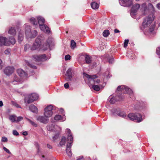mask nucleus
<instances>
[{"mask_svg":"<svg viewBox=\"0 0 160 160\" xmlns=\"http://www.w3.org/2000/svg\"><path fill=\"white\" fill-rule=\"evenodd\" d=\"M154 19L153 14H150L144 19L142 23L144 28H148V32L151 35H154L156 33V32L154 30L155 25L153 22Z\"/></svg>","mask_w":160,"mask_h":160,"instance_id":"1","label":"nucleus"},{"mask_svg":"<svg viewBox=\"0 0 160 160\" xmlns=\"http://www.w3.org/2000/svg\"><path fill=\"white\" fill-rule=\"evenodd\" d=\"M25 33L27 38H34L37 35L38 32L35 30H31L30 26L27 24H24Z\"/></svg>","mask_w":160,"mask_h":160,"instance_id":"2","label":"nucleus"},{"mask_svg":"<svg viewBox=\"0 0 160 160\" xmlns=\"http://www.w3.org/2000/svg\"><path fill=\"white\" fill-rule=\"evenodd\" d=\"M128 117L132 120H136L138 122H140L142 120V116L138 113H131L128 115Z\"/></svg>","mask_w":160,"mask_h":160,"instance_id":"3","label":"nucleus"},{"mask_svg":"<svg viewBox=\"0 0 160 160\" xmlns=\"http://www.w3.org/2000/svg\"><path fill=\"white\" fill-rule=\"evenodd\" d=\"M38 98V95L37 94L33 93L28 96V98H25V102L29 104L33 101L37 100Z\"/></svg>","mask_w":160,"mask_h":160,"instance_id":"4","label":"nucleus"},{"mask_svg":"<svg viewBox=\"0 0 160 160\" xmlns=\"http://www.w3.org/2000/svg\"><path fill=\"white\" fill-rule=\"evenodd\" d=\"M52 106L51 105H50L44 109V115L49 118L53 114L52 111Z\"/></svg>","mask_w":160,"mask_h":160,"instance_id":"5","label":"nucleus"},{"mask_svg":"<svg viewBox=\"0 0 160 160\" xmlns=\"http://www.w3.org/2000/svg\"><path fill=\"white\" fill-rule=\"evenodd\" d=\"M84 75L85 77L88 79V81L89 82H94L95 84L99 83L100 82L99 79H98L96 80H94L97 77L96 75H90L86 73H84Z\"/></svg>","mask_w":160,"mask_h":160,"instance_id":"6","label":"nucleus"},{"mask_svg":"<svg viewBox=\"0 0 160 160\" xmlns=\"http://www.w3.org/2000/svg\"><path fill=\"white\" fill-rule=\"evenodd\" d=\"M47 43H45L43 44L42 48V49L44 51L47 50L49 48L51 49V48L54 46V43L52 39H48L47 41Z\"/></svg>","mask_w":160,"mask_h":160,"instance_id":"7","label":"nucleus"},{"mask_svg":"<svg viewBox=\"0 0 160 160\" xmlns=\"http://www.w3.org/2000/svg\"><path fill=\"white\" fill-rule=\"evenodd\" d=\"M33 58L35 61H44L48 59L45 54L41 55H35L33 56Z\"/></svg>","mask_w":160,"mask_h":160,"instance_id":"8","label":"nucleus"},{"mask_svg":"<svg viewBox=\"0 0 160 160\" xmlns=\"http://www.w3.org/2000/svg\"><path fill=\"white\" fill-rule=\"evenodd\" d=\"M8 40V39L7 38L3 36H0V46H9V44Z\"/></svg>","mask_w":160,"mask_h":160,"instance_id":"9","label":"nucleus"},{"mask_svg":"<svg viewBox=\"0 0 160 160\" xmlns=\"http://www.w3.org/2000/svg\"><path fill=\"white\" fill-rule=\"evenodd\" d=\"M71 71V69L69 68L66 72V73L65 74V76H66V79L67 81H74L72 75V74Z\"/></svg>","mask_w":160,"mask_h":160,"instance_id":"10","label":"nucleus"},{"mask_svg":"<svg viewBox=\"0 0 160 160\" xmlns=\"http://www.w3.org/2000/svg\"><path fill=\"white\" fill-rule=\"evenodd\" d=\"M112 112L114 115H117L122 118L126 117V115L125 113L124 112H120L118 109H113Z\"/></svg>","mask_w":160,"mask_h":160,"instance_id":"11","label":"nucleus"},{"mask_svg":"<svg viewBox=\"0 0 160 160\" xmlns=\"http://www.w3.org/2000/svg\"><path fill=\"white\" fill-rule=\"evenodd\" d=\"M41 44V40L38 38H37L32 46V49L34 50L39 48Z\"/></svg>","mask_w":160,"mask_h":160,"instance_id":"12","label":"nucleus"},{"mask_svg":"<svg viewBox=\"0 0 160 160\" xmlns=\"http://www.w3.org/2000/svg\"><path fill=\"white\" fill-rule=\"evenodd\" d=\"M49 118L46 116H39L37 117V120L41 122L46 123L48 122Z\"/></svg>","mask_w":160,"mask_h":160,"instance_id":"13","label":"nucleus"},{"mask_svg":"<svg viewBox=\"0 0 160 160\" xmlns=\"http://www.w3.org/2000/svg\"><path fill=\"white\" fill-rule=\"evenodd\" d=\"M14 68L12 67H6L4 70L5 74L7 75H10L13 72Z\"/></svg>","mask_w":160,"mask_h":160,"instance_id":"14","label":"nucleus"},{"mask_svg":"<svg viewBox=\"0 0 160 160\" xmlns=\"http://www.w3.org/2000/svg\"><path fill=\"white\" fill-rule=\"evenodd\" d=\"M40 29L43 32L49 34L50 32V30L49 28L46 26L44 24L39 25Z\"/></svg>","mask_w":160,"mask_h":160,"instance_id":"15","label":"nucleus"},{"mask_svg":"<svg viewBox=\"0 0 160 160\" xmlns=\"http://www.w3.org/2000/svg\"><path fill=\"white\" fill-rule=\"evenodd\" d=\"M140 7V5L138 4H136L132 7L131 12V14H135L137 10L139 9Z\"/></svg>","mask_w":160,"mask_h":160,"instance_id":"16","label":"nucleus"},{"mask_svg":"<svg viewBox=\"0 0 160 160\" xmlns=\"http://www.w3.org/2000/svg\"><path fill=\"white\" fill-rule=\"evenodd\" d=\"M17 73L20 77L22 78L27 77V75L26 72L22 69H18L17 70Z\"/></svg>","mask_w":160,"mask_h":160,"instance_id":"17","label":"nucleus"},{"mask_svg":"<svg viewBox=\"0 0 160 160\" xmlns=\"http://www.w3.org/2000/svg\"><path fill=\"white\" fill-rule=\"evenodd\" d=\"M71 142H68L67 145V148L66 149V152L69 156H71L72 154V152L71 150Z\"/></svg>","mask_w":160,"mask_h":160,"instance_id":"18","label":"nucleus"},{"mask_svg":"<svg viewBox=\"0 0 160 160\" xmlns=\"http://www.w3.org/2000/svg\"><path fill=\"white\" fill-rule=\"evenodd\" d=\"M132 0H119V3H121L122 2L123 3V5H126L127 6H129L132 3Z\"/></svg>","mask_w":160,"mask_h":160,"instance_id":"19","label":"nucleus"},{"mask_svg":"<svg viewBox=\"0 0 160 160\" xmlns=\"http://www.w3.org/2000/svg\"><path fill=\"white\" fill-rule=\"evenodd\" d=\"M21 81L20 79L16 75H14L12 78L11 82L13 84H17V83Z\"/></svg>","mask_w":160,"mask_h":160,"instance_id":"20","label":"nucleus"},{"mask_svg":"<svg viewBox=\"0 0 160 160\" xmlns=\"http://www.w3.org/2000/svg\"><path fill=\"white\" fill-rule=\"evenodd\" d=\"M122 91L126 93H128L129 94L132 93V91L131 89L129 88L126 86L122 87Z\"/></svg>","mask_w":160,"mask_h":160,"instance_id":"21","label":"nucleus"},{"mask_svg":"<svg viewBox=\"0 0 160 160\" xmlns=\"http://www.w3.org/2000/svg\"><path fill=\"white\" fill-rule=\"evenodd\" d=\"M8 33L13 36L16 35V31L15 28L14 27H11L9 30Z\"/></svg>","mask_w":160,"mask_h":160,"instance_id":"22","label":"nucleus"},{"mask_svg":"<svg viewBox=\"0 0 160 160\" xmlns=\"http://www.w3.org/2000/svg\"><path fill=\"white\" fill-rule=\"evenodd\" d=\"M37 19L38 20V23L39 25L44 24L45 22V19L43 17L39 16L37 17Z\"/></svg>","mask_w":160,"mask_h":160,"instance_id":"23","label":"nucleus"},{"mask_svg":"<svg viewBox=\"0 0 160 160\" xmlns=\"http://www.w3.org/2000/svg\"><path fill=\"white\" fill-rule=\"evenodd\" d=\"M30 110L33 112L37 113L38 112L37 108L33 105H31L29 107Z\"/></svg>","mask_w":160,"mask_h":160,"instance_id":"24","label":"nucleus"},{"mask_svg":"<svg viewBox=\"0 0 160 160\" xmlns=\"http://www.w3.org/2000/svg\"><path fill=\"white\" fill-rule=\"evenodd\" d=\"M91 7L94 9H98L99 7V5L95 2H93L91 4Z\"/></svg>","mask_w":160,"mask_h":160,"instance_id":"25","label":"nucleus"},{"mask_svg":"<svg viewBox=\"0 0 160 160\" xmlns=\"http://www.w3.org/2000/svg\"><path fill=\"white\" fill-rule=\"evenodd\" d=\"M66 142V138L63 137L62 138L61 140L59 142V144L60 146H62L63 145H64Z\"/></svg>","mask_w":160,"mask_h":160,"instance_id":"26","label":"nucleus"},{"mask_svg":"<svg viewBox=\"0 0 160 160\" xmlns=\"http://www.w3.org/2000/svg\"><path fill=\"white\" fill-rule=\"evenodd\" d=\"M32 47H31V45L28 44H27L24 45V51H26L29 50H33L32 49Z\"/></svg>","mask_w":160,"mask_h":160,"instance_id":"27","label":"nucleus"},{"mask_svg":"<svg viewBox=\"0 0 160 160\" xmlns=\"http://www.w3.org/2000/svg\"><path fill=\"white\" fill-rule=\"evenodd\" d=\"M30 22L34 25H37L38 22L34 18H31L30 19Z\"/></svg>","mask_w":160,"mask_h":160,"instance_id":"28","label":"nucleus"},{"mask_svg":"<svg viewBox=\"0 0 160 160\" xmlns=\"http://www.w3.org/2000/svg\"><path fill=\"white\" fill-rule=\"evenodd\" d=\"M54 119L55 120H59L64 119L63 120V121H64L65 120V117L62 118L61 116L60 115H56L54 117Z\"/></svg>","mask_w":160,"mask_h":160,"instance_id":"29","label":"nucleus"},{"mask_svg":"<svg viewBox=\"0 0 160 160\" xmlns=\"http://www.w3.org/2000/svg\"><path fill=\"white\" fill-rule=\"evenodd\" d=\"M85 60L87 63L89 64L91 62V58L88 55L86 56Z\"/></svg>","mask_w":160,"mask_h":160,"instance_id":"30","label":"nucleus"},{"mask_svg":"<svg viewBox=\"0 0 160 160\" xmlns=\"http://www.w3.org/2000/svg\"><path fill=\"white\" fill-rule=\"evenodd\" d=\"M23 39V34L19 32L18 35V40L19 42H20Z\"/></svg>","mask_w":160,"mask_h":160,"instance_id":"31","label":"nucleus"},{"mask_svg":"<svg viewBox=\"0 0 160 160\" xmlns=\"http://www.w3.org/2000/svg\"><path fill=\"white\" fill-rule=\"evenodd\" d=\"M16 116L14 115H12L9 117V119L12 122H16Z\"/></svg>","mask_w":160,"mask_h":160,"instance_id":"32","label":"nucleus"},{"mask_svg":"<svg viewBox=\"0 0 160 160\" xmlns=\"http://www.w3.org/2000/svg\"><path fill=\"white\" fill-rule=\"evenodd\" d=\"M76 43L73 40L71 41V47L72 49H74L76 47Z\"/></svg>","mask_w":160,"mask_h":160,"instance_id":"33","label":"nucleus"},{"mask_svg":"<svg viewBox=\"0 0 160 160\" xmlns=\"http://www.w3.org/2000/svg\"><path fill=\"white\" fill-rule=\"evenodd\" d=\"M109 31L108 30H106L103 32V36L105 37H107L109 34Z\"/></svg>","mask_w":160,"mask_h":160,"instance_id":"34","label":"nucleus"},{"mask_svg":"<svg viewBox=\"0 0 160 160\" xmlns=\"http://www.w3.org/2000/svg\"><path fill=\"white\" fill-rule=\"evenodd\" d=\"M26 119L33 126L35 127H37V124H36L35 122H33V121L28 118H26Z\"/></svg>","mask_w":160,"mask_h":160,"instance_id":"35","label":"nucleus"},{"mask_svg":"<svg viewBox=\"0 0 160 160\" xmlns=\"http://www.w3.org/2000/svg\"><path fill=\"white\" fill-rule=\"evenodd\" d=\"M9 40L10 42L12 44H14L15 43V40L13 37H10Z\"/></svg>","mask_w":160,"mask_h":160,"instance_id":"36","label":"nucleus"},{"mask_svg":"<svg viewBox=\"0 0 160 160\" xmlns=\"http://www.w3.org/2000/svg\"><path fill=\"white\" fill-rule=\"evenodd\" d=\"M73 139V137L72 135H68V142H71V143H72Z\"/></svg>","mask_w":160,"mask_h":160,"instance_id":"37","label":"nucleus"},{"mask_svg":"<svg viewBox=\"0 0 160 160\" xmlns=\"http://www.w3.org/2000/svg\"><path fill=\"white\" fill-rule=\"evenodd\" d=\"M92 88L95 90L96 91H99L100 89V86L97 85H93Z\"/></svg>","mask_w":160,"mask_h":160,"instance_id":"38","label":"nucleus"},{"mask_svg":"<svg viewBox=\"0 0 160 160\" xmlns=\"http://www.w3.org/2000/svg\"><path fill=\"white\" fill-rule=\"evenodd\" d=\"M11 52V50L9 48H8L6 49L4 53L7 55H10Z\"/></svg>","mask_w":160,"mask_h":160,"instance_id":"39","label":"nucleus"},{"mask_svg":"<svg viewBox=\"0 0 160 160\" xmlns=\"http://www.w3.org/2000/svg\"><path fill=\"white\" fill-rule=\"evenodd\" d=\"M128 42L129 40L128 39H126L125 40L124 43V48H126L127 47Z\"/></svg>","mask_w":160,"mask_h":160,"instance_id":"40","label":"nucleus"},{"mask_svg":"<svg viewBox=\"0 0 160 160\" xmlns=\"http://www.w3.org/2000/svg\"><path fill=\"white\" fill-rule=\"evenodd\" d=\"M12 104L14 106L16 107L17 108H20V107L19 106V105L16 102H12Z\"/></svg>","mask_w":160,"mask_h":160,"instance_id":"41","label":"nucleus"},{"mask_svg":"<svg viewBox=\"0 0 160 160\" xmlns=\"http://www.w3.org/2000/svg\"><path fill=\"white\" fill-rule=\"evenodd\" d=\"M22 117H17L16 118V122H19L22 119Z\"/></svg>","mask_w":160,"mask_h":160,"instance_id":"42","label":"nucleus"},{"mask_svg":"<svg viewBox=\"0 0 160 160\" xmlns=\"http://www.w3.org/2000/svg\"><path fill=\"white\" fill-rule=\"evenodd\" d=\"M7 141H8V139L6 137H2V142H7Z\"/></svg>","mask_w":160,"mask_h":160,"instance_id":"43","label":"nucleus"},{"mask_svg":"<svg viewBox=\"0 0 160 160\" xmlns=\"http://www.w3.org/2000/svg\"><path fill=\"white\" fill-rule=\"evenodd\" d=\"M70 56L69 55H67L65 56V60H68L70 59Z\"/></svg>","mask_w":160,"mask_h":160,"instance_id":"44","label":"nucleus"},{"mask_svg":"<svg viewBox=\"0 0 160 160\" xmlns=\"http://www.w3.org/2000/svg\"><path fill=\"white\" fill-rule=\"evenodd\" d=\"M3 149L5 152H6L8 153L9 154H11V153L10 152V151H9V150L7 148H5V147H3Z\"/></svg>","mask_w":160,"mask_h":160,"instance_id":"45","label":"nucleus"},{"mask_svg":"<svg viewBox=\"0 0 160 160\" xmlns=\"http://www.w3.org/2000/svg\"><path fill=\"white\" fill-rule=\"evenodd\" d=\"M115 102V100L113 97L111 98L110 99V102L111 103L113 104V103H114Z\"/></svg>","mask_w":160,"mask_h":160,"instance_id":"46","label":"nucleus"},{"mask_svg":"<svg viewBox=\"0 0 160 160\" xmlns=\"http://www.w3.org/2000/svg\"><path fill=\"white\" fill-rule=\"evenodd\" d=\"M3 66L2 62L1 59H0V70L1 69Z\"/></svg>","mask_w":160,"mask_h":160,"instance_id":"47","label":"nucleus"},{"mask_svg":"<svg viewBox=\"0 0 160 160\" xmlns=\"http://www.w3.org/2000/svg\"><path fill=\"white\" fill-rule=\"evenodd\" d=\"M156 53L157 54L160 55V48H157Z\"/></svg>","mask_w":160,"mask_h":160,"instance_id":"48","label":"nucleus"},{"mask_svg":"<svg viewBox=\"0 0 160 160\" xmlns=\"http://www.w3.org/2000/svg\"><path fill=\"white\" fill-rule=\"evenodd\" d=\"M13 134L14 135L18 136L19 135V133L16 130H13Z\"/></svg>","mask_w":160,"mask_h":160,"instance_id":"49","label":"nucleus"},{"mask_svg":"<svg viewBox=\"0 0 160 160\" xmlns=\"http://www.w3.org/2000/svg\"><path fill=\"white\" fill-rule=\"evenodd\" d=\"M64 87L65 88H66V89H67L69 88V85L67 83H66L64 84Z\"/></svg>","mask_w":160,"mask_h":160,"instance_id":"50","label":"nucleus"},{"mask_svg":"<svg viewBox=\"0 0 160 160\" xmlns=\"http://www.w3.org/2000/svg\"><path fill=\"white\" fill-rule=\"evenodd\" d=\"M123 86H118L117 88V90L118 91L120 90L121 89L122 90V87Z\"/></svg>","mask_w":160,"mask_h":160,"instance_id":"51","label":"nucleus"},{"mask_svg":"<svg viewBox=\"0 0 160 160\" xmlns=\"http://www.w3.org/2000/svg\"><path fill=\"white\" fill-rule=\"evenodd\" d=\"M66 132L68 133V135H71L70 133V130L68 128L67 129H66Z\"/></svg>","mask_w":160,"mask_h":160,"instance_id":"52","label":"nucleus"},{"mask_svg":"<svg viewBox=\"0 0 160 160\" xmlns=\"http://www.w3.org/2000/svg\"><path fill=\"white\" fill-rule=\"evenodd\" d=\"M113 61V58H111V59H109L108 60V62L109 63H112Z\"/></svg>","mask_w":160,"mask_h":160,"instance_id":"53","label":"nucleus"},{"mask_svg":"<svg viewBox=\"0 0 160 160\" xmlns=\"http://www.w3.org/2000/svg\"><path fill=\"white\" fill-rule=\"evenodd\" d=\"M148 6L150 8H152V9L153 8L152 5L151 3H149L148 4Z\"/></svg>","mask_w":160,"mask_h":160,"instance_id":"54","label":"nucleus"},{"mask_svg":"<svg viewBox=\"0 0 160 160\" xmlns=\"http://www.w3.org/2000/svg\"><path fill=\"white\" fill-rule=\"evenodd\" d=\"M22 134L26 136L28 135V133H27V132L25 131L23 132Z\"/></svg>","mask_w":160,"mask_h":160,"instance_id":"55","label":"nucleus"},{"mask_svg":"<svg viewBox=\"0 0 160 160\" xmlns=\"http://www.w3.org/2000/svg\"><path fill=\"white\" fill-rule=\"evenodd\" d=\"M114 32L115 33H118V32H120L119 31V30H118L117 29H116L114 30Z\"/></svg>","mask_w":160,"mask_h":160,"instance_id":"56","label":"nucleus"},{"mask_svg":"<svg viewBox=\"0 0 160 160\" xmlns=\"http://www.w3.org/2000/svg\"><path fill=\"white\" fill-rule=\"evenodd\" d=\"M157 6L158 9H160V3H159L158 4H157Z\"/></svg>","mask_w":160,"mask_h":160,"instance_id":"57","label":"nucleus"},{"mask_svg":"<svg viewBox=\"0 0 160 160\" xmlns=\"http://www.w3.org/2000/svg\"><path fill=\"white\" fill-rule=\"evenodd\" d=\"M47 147H48V148H49L50 149L52 148V146L48 144H47Z\"/></svg>","mask_w":160,"mask_h":160,"instance_id":"58","label":"nucleus"},{"mask_svg":"<svg viewBox=\"0 0 160 160\" xmlns=\"http://www.w3.org/2000/svg\"><path fill=\"white\" fill-rule=\"evenodd\" d=\"M3 105V103L2 101H0V106L2 107Z\"/></svg>","mask_w":160,"mask_h":160,"instance_id":"59","label":"nucleus"},{"mask_svg":"<svg viewBox=\"0 0 160 160\" xmlns=\"http://www.w3.org/2000/svg\"><path fill=\"white\" fill-rule=\"evenodd\" d=\"M77 160H84L83 158L82 157L79 158L77 159Z\"/></svg>","mask_w":160,"mask_h":160,"instance_id":"60","label":"nucleus"},{"mask_svg":"<svg viewBox=\"0 0 160 160\" xmlns=\"http://www.w3.org/2000/svg\"><path fill=\"white\" fill-rule=\"evenodd\" d=\"M105 56L106 57H107L108 56V55L107 54Z\"/></svg>","mask_w":160,"mask_h":160,"instance_id":"61","label":"nucleus"},{"mask_svg":"<svg viewBox=\"0 0 160 160\" xmlns=\"http://www.w3.org/2000/svg\"><path fill=\"white\" fill-rule=\"evenodd\" d=\"M28 63L27 64L28 65H30V64L28 62Z\"/></svg>","mask_w":160,"mask_h":160,"instance_id":"62","label":"nucleus"},{"mask_svg":"<svg viewBox=\"0 0 160 160\" xmlns=\"http://www.w3.org/2000/svg\"><path fill=\"white\" fill-rule=\"evenodd\" d=\"M49 126H48L47 127V128L48 129V128H49Z\"/></svg>","mask_w":160,"mask_h":160,"instance_id":"63","label":"nucleus"},{"mask_svg":"<svg viewBox=\"0 0 160 160\" xmlns=\"http://www.w3.org/2000/svg\"><path fill=\"white\" fill-rule=\"evenodd\" d=\"M42 157L43 158H44V156H43H43H42Z\"/></svg>","mask_w":160,"mask_h":160,"instance_id":"64","label":"nucleus"}]
</instances>
